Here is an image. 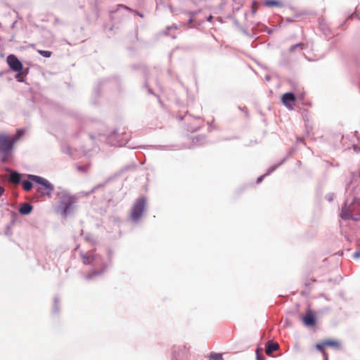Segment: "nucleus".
Returning <instances> with one entry per match:
<instances>
[{"label":"nucleus","mask_w":360,"mask_h":360,"mask_svg":"<svg viewBox=\"0 0 360 360\" xmlns=\"http://www.w3.org/2000/svg\"><path fill=\"white\" fill-rule=\"evenodd\" d=\"M16 142V139L5 133H0L1 161L6 162L9 160L11 152Z\"/></svg>","instance_id":"obj_1"},{"label":"nucleus","mask_w":360,"mask_h":360,"mask_svg":"<svg viewBox=\"0 0 360 360\" xmlns=\"http://www.w3.org/2000/svg\"><path fill=\"white\" fill-rule=\"evenodd\" d=\"M340 216L345 219L358 220L360 219V201L353 200L349 204L347 202L342 209Z\"/></svg>","instance_id":"obj_2"},{"label":"nucleus","mask_w":360,"mask_h":360,"mask_svg":"<svg viewBox=\"0 0 360 360\" xmlns=\"http://www.w3.org/2000/svg\"><path fill=\"white\" fill-rule=\"evenodd\" d=\"M28 178L32 181L40 184L37 191L41 195H50L53 191V185L46 179L36 175H28Z\"/></svg>","instance_id":"obj_3"},{"label":"nucleus","mask_w":360,"mask_h":360,"mask_svg":"<svg viewBox=\"0 0 360 360\" xmlns=\"http://www.w3.org/2000/svg\"><path fill=\"white\" fill-rule=\"evenodd\" d=\"M146 206V201L143 198L138 199L134 204L131 212V217L134 221H137L141 217Z\"/></svg>","instance_id":"obj_4"},{"label":"nucleus","mask_w":360,"mask_h":360,"mask_svg":"<svg viewBox=\"0 0 360 360\" xmlns=\"http://www.w3.org/2000/svg\"><path fill=\"white\" fill-rule=\"evenodd\" d=\"M6 62L12 70L15 72L22 71V64L15 55L11 54L8 56Z\"/></svg>","instance_id":"obj_5"},{"label":"nucleus","mask_w":360,"mask_h":360,"mask_svg":"<svg viewBox=\"0 0 360 360\" xmlns=\"http://www.w3.org/2000/svg\"><path fill=\"white\" fill-rule=\"evenodd\" d=\"M295 100L296 98L295 95L290 92L285 93L281 97L283 104L290 110L293 108L291 103H293Z\"/></svg>","instance_id":"obj_6"},{"label":"nucleus","mask_w":360,"mask_h":360,"mask_svg":"<svg viewBox=\"0 0 360 360\" xmlns=\"http://www.w3.org/2000/svg\"><path fill=\"white\" fill-rule=\"evenodd\" d=\"M302 321L304 325L307 326H312L315 325L316 323V318L311 311L309 310L306 315L303 316Z\"/></svg>","instance_id":"obj_7"},{"label":"nucleus","mask_w":360,"mask_h":360,"mask_svg":"<svg viewBox=\"0 0 360 360\" xmlns=\"http://www.w3.org/2000/svg\"><path fill=\"white\" fill-rule=\"evenodd\" d=\"M279 348V345L278 343H274L269 342L266 347V354L269 356H271V354L278 350Z\"/></svg>","instance_id":"obj_8"},{"label":"nucleus","mask_w":360,"mask_h":360,"mask_svg":"<svg viewBox=\"0 0 360 360\" xmlns=\"http://www.w3.org/2000/svg\"><path fill=\"white\" fill-rule=\"evenodd\" d=\"M264 5L267 7H282L283 4L280 0H266Z\"/></svg>","instance_id":"obj_9"},{"label":"nucleus","mask_w":360,"mask_h":360,"mask_svg":"<svg viewBox=\"0 0 360 360\" xmlns=\"http://www.w3.org/2000/svg\"><path fill=\"white\" fill-rule=\"evenodd\" d=\"M21 179V176L17 172L11 171L9 176V182L17 184L20 183Z\"/></svg>","instance_id":"obj_10"},{"label":"nucleus","mask_w":360,"mask_h":360,"mask_svg":"<svg viewBox=\"0 0 360 360\" xmlns=\"http://www.w3.org/2000/svg\"><path fill=\"white\" fill-rule=\"evenodd\" d=\"M32 210V207L29 203H23L19 208V212L22 214H28Z\"/></svg>","instance_id":"obj_11"},{"label":"nucleus","mask_w":360,"mask_h":360,"mask_svg":"<svg viewBox=\"0 0 360 360\" xmlns=\"http://www.w3.org/2000/svg\"><path fill=\"white\" fill-rule=\"evenodd\" d=\"M82 262L84 264H89L92 263L96 259L95 256L86 255H84V254L82 255Z\"/></svg>","instance_id":"obj_12"},{"label":"nucleus","mask_w":360,"mask_h":360,"mask_svg":"<svg viewBox=\"0 0 360 360\" xmlns=\"http://www.w3.org/2000/svg\"><path fill=\"white\" fill-rule=\"evenodd\" d=\"M323 345H325V346H328V347H337L339 346V342L336 340H323Z\"/></svg>","instance_id":"obj_13"},{"label":"nucleus","mask_w":360,"mask_h":360,"mask_svg":"<svg viewBox=\"0 0 360 360\" xmlns=\"http://www.w3.org/2000/svg\"><path fill=\"white\" fill-rule=\"evenodd\" d=\"M209 359L210 360H224L222 354L215 353V352L210 353V354L209 356Z\"/></svg>","instance_id":"obj_14"},{"label":"nucleus","mask_w":360,"mask_h":360,"mask_svg":"<svg viewBox=\"0 0 360 360\" xmlns=\"http://www.w3.org/2000/svg\"><path fill=\"white\" fill-rule=\"evenodd\" d=\"M22 186L25 191H30L32 188V184L28 180H25L22 182Z\"/></svg>","instance_id":"obj_15"},{"label":"nucleus","mask_w":360,"mask_h":360,"mask_svg":"<svg viewBox=\"0 0 360 360\" xmlns=\"http://www.w3.org/2000/svg\"><path fill=\"white\" fill-rule=\"evenodd\" d=\"M315 347L319 351H320L323 354V356L326 357V359H327V354H326L325 349H324V347L326 346H325V345H323V342L316 344Z\"/></svg>","instance_id":"obj_16"},{"label":"nucleus","mask_w":360,"mask_h":360,"mask_svg":"<svg viewBox=\"0 0 360 360\" xmlns=\"http://www.w3.org/2000/svg\"><path fill=\"white\" fill-rule=\"evenodd\" d=\"M37 51L41 56L45 58H50L52 55V53L49 51L38 50Z\"/></svg>","instance_id":"obj_17"},{"label":"nucleus","mask_w":360,"mask_h":360,"mask_svg":"<svg viewBox=\"0 0 360 360\" xmlns=\"http://www.w3.org/2000/svg\"><path fill=\"white\" fill-rule=\"evenodd\" d=\"M297 46H300V49H303L305 47V44H303V43H299V44H295V45L292 46L290 48L289 51H290V52H293V51H294L297 48Z\"/></svg>","instance_id":"obj_18"},{"label":"nucleus","mask_w":360,"mask_h":360,"mask_svg":"<svg viewBox=\"0 0 360 360\" xmlns=\"http://www.w3.org/2000/svg\"><path fill=\"white\" fill-rule=\"evenodd\" d=\"M262 349L258 348L256 351L257 360H264V356L260 353Z\"/></svg>","instance_id":"obj_19"},{"label":"nucleus","mask_w":360,"mask_h":360,"mask_svg":"<svg viewBox=\"0 0 360 360\" xmlns=\"http://www.w3.org/2000/svg\"><path fill=\"white\" fill-rule=\"evenodd\" d=\"M24 134V131L22 129H18L17 131L15 136H12L13 138L16 139V141L21 137V136Z\"/></svg>","instance_id":"obj_20"},{"label":"nucleus","mask_w":360,"mask_h":360,"mask_svg":"<svg viewBox=\"0 0 360 360\" xmlns=\"http://www.w3.org/2000/svg\"><path fill=\"white\" fill-rule=\"evenodd\" d=\"M99 274H100V272H98L96 271H94L91 273H89V274H87L86 276V279H91L93 276L98 275Z\"/></svg>","instance_id":"obj_21"},{"label":"nucleus","mask_w":360,"mask_h":360,"mask_svg":"<svg viewBox=\"0 0 360 360\" xmlns=\"http://www.w3.org/2000/svg\"><path fill=\"white\" fill-rule=\"evenodd\" d=\"M17 72V75L15 76V78L18 79V81L19 82H22L23 81V78H22V71L20 72Z\"/></svg>","instance_id":"obj_22"},{"label":"nucleus","mask_w":360,"mask_h":360,"mask_svg":"<svg viewBox=\"0 0 360 360\" xmlns=\"http://www.w3.org/2000/svg\"><path fill=\"white\" fill-rule=\"evenodd\" d=\"M77 168L79 171H81V172H86L87 169V167L86 166H84V167L79 166Z\"/></svg>","instance_id":"obj_23"},{"label":"nucleus","mask_w":360,"mask_h":360,"mask_svg":"<svg viewBox=\"0 0 360 360\" xmlns=\"http://www.w3.org/2000/svg\"><path fill=\"white\" fill-rule=\"evenodd\" d=\"M4 191V188L0 186V197L3 195Z\"/></svg>","instance_id":"obj_24"},{"label":"nucleus","mask_w":360,"mask_h":360,"mask_svg":"<svg viewBox=\"0 0 360 360\" xmlns=\"http://www.w3.org/2000/svg\"><path fill=\"white\" fill-rule=\"evenodd\" d=\"M354 257L355 258H359L360 257V252H355L354 255Z\"/></svg>","instance_id":"obj_25"},{"label":"nucleus","mask_w":360,"mask_h":360,"mask_svg":"<svg viewBox=\"0 0 360 360\" xmlns=\"http://www.w3.org/2000/svg\"><path fill=\"white\" fill-rule=\"evenodd\" d=\"M255 2H253V5H252V13H255L256 12V8L255 7Z\"/></svg>","instance_id":"obj_26"},{"label":"nucleus","mask_w":360,"mask_h":360,"mask_svg":"<svg viewBox=\"0 0 360 360\" xmlns=\"http://www.w3.org/2000/svg\"><path fill=\"white\" fill-rule=\"evenodd\" d=\"M262 176L259 177L257 179V182H260L262 181Z\"/></svg>","instance_id":"obj_27"}]
</instances>
